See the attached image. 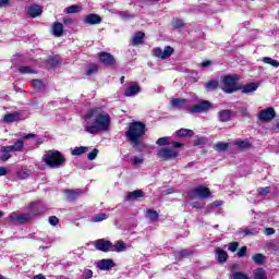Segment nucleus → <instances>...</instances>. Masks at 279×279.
I'll return each instance as SVG.
<instances>
[{"mask_svg":"<svg viewBox=\"0 0 279 279\" xmlns=\"http://www.w3.org/2000/svg\"><path fill=\"white\" fill-rule=\"evenodd\" d=\"M94 119L95 125H97L100 131L108 132L110 130V114L104 111V107H94L89 109L85 114V120Z\"/></svg>","mask_w":279,"mask_h":279,"instance_id":"obj_1","label":"nucleus"},{"mask_svg":"<svg viewBox=\"0 0 279 279\" xmlns=\"http://www.w3.org/2000/svg\"><path fill=\"white\" fill-rule=\"evenodd\" d=\"M157 145L161 146L157 150V156L161 160H173V159H175L177 156H180V151H178V149H180V147L184 146L183 143L174 142L172 144L173 148H171V147L167 146V145H169V142H167V141H158Z\"/></svg>","mask_w":279,"mask_h":279,"instance_id":"obj_2","label":"nucleus"},{"mask_svg":"<svg viewBox=\"0 0 279 279\" xmlns=\"http://www.w3.org/2000/svg\"><path fill=\"white\" fill-rule=\"evenodd\" d=\"M145 134H147V125L141 121L130 123L125 132V136L129 141H143Z\"/></svg>","mask_w":279,"mask_h":279,"instance_id":"obj_3","label":"nucleus"},{"mask_svg":"<svg viewBox=\"0 0 279 279\" xmlns=\"http://www.w3.org/2000/svg\"><path fill=\"white\" fill-rule=\"evenodd\" d=\"M239 76L236 75H222L220 81V88L223 93L232 95L236 90H241V85L238 84Z\"/></svg>","mask_w":279,"mask_h":279,"instance_id":"obj_4","label":"nucleus"},{"mask_svg":"<svg viewBox=\"0 0 279 279\" xmlns=\"http://www.w3.org/2000/svg\"><path fill=\"white\" fill-rule=\"evenodd\" d=\"M43 160L46 165H48V167L58 168L62 167L66 159L64 158V155L58 150H48L44 155Z\"/></svg>","mask_w":279,"mask_h":279,"instance_id":"obj_5","label":"nucleus"},{"mask_svg":"<svg viewBox=\"0 0 279 279\" xmlns=\"http://www.w3.org/2000/svg\"><path fill=\"white\" fill-rule=\"evenodd\" d=\"M45 210V205L40 202H35L29 205V214H20L19 223H27L32 221V215H40Z\"/></svg>","mask_w":279,"mask_h":279,"instance_id":"obj_6","label":"nucleus"},{"mask_svg":"<svg viewBox=\"0 0 279 279\" xmlns=\"http://www.w3.org/2000/svg\"><path fill=\"white\" fill-rule=\"evenodd\" d=\"M21 149H23V141H17L12 146H2L0 148V160L7 162V160L12 158V151H21Z\"/></svg>","mask_w":279,"mask_h":279,"instance_id":"obj_7","label":"nucleus"},{"mask_svg":"<svg viewBox=\"0 0 279 279\" xmlns=\"http://www.w3.org/2000/svg\"><path fill=\"white\" fill-rule=\"evenodd\" d=\"M189 197L190 199H206V197H210V190L206 186L195 187L189 193Z\"/></svg>","mask_w":279,"mask_h":279,"instance_id":"obj_8","label":"nucleus"},{"mask_svg":"<svg viewBox=\"0 0 279 279\" xmlns=\"http://www.w3.org/2000/svg\"><path fill=\"white\" fill-rule=\"evenodd\" d=\"M258 119L262 123H269V121H274L276 119V109L274 107H268L258 112Z\"/></svg>","mask_w":279,"mask_h":279,"instance_id":"obj_9","label":"nucleus"},{"mask_svg":"<svg viewBox=\"0 0 279 279\" xmlns=\"http://www.w3.org/2000/svg\"><path fill=\"white\" fill-rule=\"evenodd\" d=\"M209 108H213V102H210L209 100H201L198 101V104L190 108V113L197 114L202 112H208Z\"/></svg>","mask_w":279,"mask_h":279,"instance_id":"obj_10","label":"nucleus"},{"mask_svg":"<svg viewBox=\"0 0 279 279\" xmlns=\"http://www.w3.org/2000/svg\"><path fill=\"white\" fill-rule=\"evenodd\" d=\"M173 47L166 46L165 49L157 47L153 49V53L156 58H160V60H168L170 56H173Z\"/></svg>","mask_w":279,"mask_h":279,"instance_id":"obj_11","label":"nucleus"},{"mask_svg":"<svg viewBox=\"0 0 279 279\" xmlns=\"http://www.w3.org/2000/svg\"><path fill=\"white\" fill-rule=\"evenodd\" d=\"M98 60L105 66H114V64H117V59L114 58V56L106 51L98 52Z\"/></svg>","mask_w":279,"mask_h":279,"instance_id":"obj_12","label":"nucleus"},{"mask_svg":"<svg viewBox=\"0 0 279 279\" xmlns=\"http://www.w3.org/2000/svg\"><path fill=\"white\" fill-rule=\"evenodd\" d=\"M94 245L99 252H114V244L108 240H97L94 242Z\"/></svg>","mask_w":279,"mask_h":279,"instance_id":"obj_13","label":"nucleus"},{"mask_svg":"<svg viewBox=\"0 0 279 279\" xmlns=\"http://www.w3.org/2000/svg\"><path fill=\"white\" fill-rule=\"evenodd\" d=\"M101 17L99 14L96 13H89L85 15L83 23L85 25H99L101 23Z\"/></svg>","mask_w":279,"mask_h":279,"instance_id":"obj_14","label":"nucleus"},{"mask_svg":"<svg viewBox=\"0 0 279 279\" xmlns=\"http://www.w3.org/2000/svg\"><path fill=\"white\" fill-rule=\"evenodd\" d=\"M175 138H193L195 131L191 129H179L174 132Z\"/></svg>","mask_w":279,"mask_h":279,"instance_id":"obj_15","label":"nucleus"},{"mask_svg":"<svg viewBox=\"0 0 279 279\" xmlns=\"http://www.w3.org/2000/svg\"><path fill=\"white\" fill-rule=\"evenodd\" d=\"M232 114H234V111L223 109L218 112V119L221 123H228L232 119Z\"/></svg>","mask_w":279,"mask_h":279,"instance_id":"obj_16","label":"nucleus"},{"mask_svg":"<svg viewBox=\"0 0 279 279\" xmlns=\"http://www.w3.org/2000/svg\"><path fill=\"white\" fill-rule=\"evenodd\" d=\"M97 267L100 268L101 271H108L114 267V262L112 259H100L97 263Z\"/></svg>","mask_w":279,"mask_h":279,"instance_id":"obj_17","label":"nucleus"},{"mask_svg":"<svg viewBox=\"0 0 279 279\" xmlns=\"http://www.w3.org/2000/svg\"><path fill=\"white\" fill-rule=\"evenodd\" d=\"M21 112L15 111L13 113H7L3 117L4 123H16V121H21Z\"/></svg>","mask_w":279,"mask_h":279,"instance_id":"obj_18","label":"nucleus"},{"mask_svg":"<svg viewBox=\"0 0 279 279\" xmlns=\"http://www.w3.org/2000/svg\"><path fill=\"white\" fill-rule=\"evenodd\" d=\"M64 34V25L60 22H54L52 24V35L56 36V38H60Z\"/></svg>","mask_w":279,"mask_h":279,"instance_id":"obj_19","label":"nucleus"},{"mask_svg":"<svg viewBox=\"0 0 279 279\" xmlns=\"http://www.w3.org/2000/svg\"><path fill=\"white\" fill-rule=\"evenodd\" d=\"M138 93H141V86L135 83L125 89L124 96L125 97H134V95H138Z\"/></svg>","mask_w":279,"mask_h":279,"instance_id":"obj_20","label":"nucleus"},{"mask_svg":"<svg viewBox=\"0 0 279 279\" xmlns=\"http://www.w3.org/2000/svg\"><path fill=\"white\" fill-rule=\"evenodd\" d=\"M28 14L32 19H36L43 14V7L38 4H33L28 8Z\"/></svg>","mask_w":279,"mask_h":279,"instance_id":"obj_21","label":"nucleus"},{"mask_svg":"<svg viewBox=\"0 0 279 279\" xmlns=\"http://www.w3.org/2000/svg\"><path fill=\"white\" fill-rule=\"evenodd\" d=\"M138 197H145V193L143 190H135L133 192H129L124 197L125 202H132V199H138Z\"/></svg>","mask_w":279,"mask_h":279,"instance_id":"obj_22","label":"nucleus"},{"mask_svg":"<svg viewBox=\"0 0 279 279\" xmlns=\"http://www.w3.org/2000/svg\"><path fill=\"white\" fill-rule=\"evenodd\" d=\"M47 64L50 65L51 69H58V66L62 65V59H60L58 54L49 57Z\"/></svg>","mask_w":279,"mask_h":279,"instance_id":"obj_23","label":"nucleus"},{"mask_svg":"<svg viewBox=\"0 0 279 279\" xmlns=\"http://www.w3.org/2000/svg\"><path fill=\"white\" fill-rule=\"evenodd\" d=\"M244 95H250V93H254L258 90V84L256 83H248L244 86L241 85V89Z\"/></svg>","mask_w":279,"mask_h":279,"instance_id":"obj_24","label":"nucleus"},{"mask_svg":"<svg viewBox=\"0 0 279 279\" xmlns=\"http://www.w3.org/2000/svg\"><path fill=\"white\" fill-rule=\"evenodd\" d=\"M95 73H99V65L97 63H89L85 76L90 77V75H95Z\"/></svg>","mask_w":279,"mask_h":279,"instance_id":"obj_25","label":"nucleus"},{"mask_svg":"<svg viewBox=\"0 0 279 279\" xmlns=\"http://www.w3.org/2000/svg\"><path fill=\"white\" fill-rule=\"evenodd\" d=\"M131 146L135 151H145V149H147V146L143 141H131Z\"/></svg>","mask_w":279,"mask_h":279,"instance_id":"obj_26","label":"nucleus"},{"mask_svg":"<svg viewBox=\"0 0 279 279\" xmlns=\"http://www.w3.org/2000/svg\"><path fill=\"white\" fill-rule=\"evenodd\" d=\"M218 88H219V81L217 80H210L205 84V89L207 90V93L217 90Z\"/></svg>","mask_w":279,"mask_h":279,"instance_id":"obj_27","label":"nucleus"},{"mask_svg":"<svg viewBox=\"0 0 279 279\" xmlns=\"http://www.w3.org/2000/svg\"><path fill=\"white\" fill-rule=\"evenodd\" d=\"M143 40H145V33H143V32H137V33H135V35L133 36L132 45H134V46H136V45H143Z\"/></svg>","mask_w":279,"mask_h":279,"instance_id":"obj_28","label":"nucleus"},{"mask_svg":"<svg viewBox=\"0 0 279 279\" xmlns=\"http://www.w3.org/2000/svg\"><path fill=\"white\" fill-rule=\"evenodd\" d=\"M187 100L184 98H174L171 100L172 108H183V106H186Z\"/></svg>","mask_w":279,"mask_h":279,"instance_id":"obj_29","label":"nucleus"},{"mask_svg":"<svg viewBox=\"0 0 279 279\" xmlns=\"http://www.w3.org/2000/svg\"><path fill=\"white\" fill-rule=\"evenodd\" d=\"M254 279H267V272L263 268H257L253 271Z\"/></svg>","mask_w":279,"mask_h":279,"instance_id":"obj_30","label":"nucleus"},{"mask_svg":"<svg viewBox=\"0 0 279 279\" xmlns=\"http://www.w3.org/2000/svg\"><path fill=\"white\" fill-rule=\"evenodd\" d=\"M216 254L218 255L219 263H226V260H228V253L226 251L217 248Z\"/></svg>","mask_w":279,"mask_h":279,"instance_id":"obj_31","label":"nucleus"},{"mask_svg":"<svg viewBox=\"0 0 279 279\" xmlns=\"http://www.w3.org/2000/svg\"><path fill=\"white\" fill-rule=\"evenodd\" d=\"M183 26H184V20H182V19L175 17L171 22V27L173 29H182Z\"/></svg>","mask_w":279,"mask_h":279,"instance_id":"obj_32","label":"nucleus"},{"mask_svg":"<svg viewBox=\"0 0 279 279\" xmlns=\"http://www.w3.org/2000/svg\"><path fill=\"white\" fill-rule=\"evenodd\" d=\"M86 151H88V147L86 146H80V147H75L71 154L72 156H82L83 154H86Z\"/></svg>","mask_w":279,"mask_h":279,"instance_id":"obj_33","label":"nucleus"},{"mask_svg":"<svg viewBox=\"0 0 279 279\" xmlns=\"http://www.w3.org/2000/svg\"><path fill=\"white\" fill-rule=\"evenodd\" d=\"M263 62L265 64H269L270 66H274L275 69H278V66H279V61L272 59L271 57H264Z\"/></svg>","mask_w":279,"mask_h":279,"instance_id":"obj_34","label":"nucleus"},{"mask_svg":"<svg viewBox=\"0 0 279 279\" xmlns=\"http://www.w3.org/2000/svg\"><path fill=\"white\" fill-rule=\"evenodd\" d=\"M68 14H77V12H82V8L77 4H72L65 9Z\"/></svg>","mask_w":279,"mask_h":279,"instance_id":"obj_35","label":"nucleus"},{"mask_svg":"<svg viewBox=\"0 0 279 279\" xmlns=\"http://www.w3.org/2000/svg\"><path fill=\"white\" fill-rule=\"evenodd\" d=\"M20 214H21V213H16V211L11 213V214L9 215V217H8V221H9L10 223L19 225Z\"/></svg>","mask_w":279,"mask_h":279,"instance_id":"obj_36","label":"nucleus"},{"mask_svg":"<svg viewBox=\"0 0 279 279\" xmlns=\"http://www.w3.org/2000/svg\"><path fill=\"white\" fill-rule=\"evenodd\" d=\"M85 130L88 132V134H97L101 132V129L95 123L92 125L85 126Z\"/></svg>","mask_w":279,"mask_h":279,"instance_id":"obj_37","label":"nucleus"},{"mask_svg":"<svg viewBox=\"0 0 279 279\" xmlns=\"http://www.w3.org/2000/svg\"><path fill=\"white\" fill-rule=\"evenodd\" d=\"M106 219H108V215H106L105 213H100V214L95 215L92 218V221L94 223H99V221H106Z\"/></svg>","mask_w":279,"mask_h":279,"instance_id":"obj_38","label":"nucleus"},{"mask_svg":"<svg viewBox=\"0 0 279 279\" xmlns=\"http://www.w3.org/2000/svg\"><path fill=\"white\" fill-rule=\"evenodd\" d=\"M252 260L256 263V265H265V255L258 253L252 256Z\"/></svg>","mask_w":279,"mask_h":279,"instance_id":"obj_39","label":"nucleus"},{"mask_svg":"<svg viewBox=\"0 0 279 279\" xmlns=\"http://www.w3.org/2000/svg\"><path fill=\"white\" fill-rule=\"evenodd\" d=\"M252 145L247 141L235 142V149H250Z\"/></svg>","mask_w":279,"mask_h":279,"instance_id":"obj_40","label":"nucleus"},{"mask_svg":"<svg viewBox=\"0 0 279 279\" xmlns=\"http://www.w3.org/2000/svg\"><path fill=\"white\" fill-rule=\"evenodd\" d=\"M146 218L149 219L150 221H156V219H158V211L153 209H147Z\"/></svg>","mask_w":279,"mask_h":279,"instance_id":"obj_41","label":"nucleus"},{"mask_svg":"<svg viewBox=\"0 0 279 279\" xmlns=\"http://www.w3.org/2000/svg\"><path fill=\"white\" fill-rule=\"evenodd\" d=\"M228 147H230V144L219 142L214 146V149H216V151H226V149H228Z\"/></svg>","mask_w":279,"mask_h":279,"instance_id":"obj_42","label":"nucleus"},{"mask_svg":"<svg viewBox=\"0 0 279 279\" xmlns=\"http://www.w3.org/2000/svg\"><path fill=\"white\" fill-rule=\"evenodd\" d=\"M65 195L66 198L70 199V202H73V199H77L80 193L75 192L74 190H66Z\"/></svg>","mask_w":279,"mask_h":279,"instance_id":"obj_43","label":"nucleus"},{"mask_svg":"<svg viewBox=\"0 0 279 279\" xmlns=\"http://www.w3.org/2000/svg\"><path fill=\"white\" fill-rule=\"evenodd\" d=\"M128 245L123 242H117L113 245V252H125Z\"/></svg>","mask_w":279,"mask_h":279,"instance_id":"obj_44","label":"nucleus"},{"mask_svg":"<svg viewBox=\"0 0 279 279\" xmlns=\"http://www.w3.org/2000/svg\"><path fill=\"white\" fill-rule=\"evenodd\" d=\"M19 72L21 73V75H27V74H32L35 73L34 69H32V66H20Z\"/></svg>","mask_w":279,"mask_h":279,"instance_id":"obj_45","label":"nucleus"},{"mask_svg":"<svg viewBox=\"0 0 279 279\" xmlns=\"http://www.w3.org/2000/svg\"><path fill=\"white\" fill-rule=\"evenodd\" d=\"M29 175H32V171H29L28 169L21 170L17 173V178H20V180H27V178H29Z\"/></svg>","mask_w":279,"mask_h":279,"instance_id":"obj_46","label":"nucleus"},{"mask_svg":"<svg viewBox=\"0 0 279 279\" xmlns=\"http://www.w3.org/2000/svg\"><path fill=\"white\" fill-rule=\"evenodd\" d=\"M99 156V149L94 148L88 155L87 160H95Z\"/></svg>","mask_w":279,"mask_h":279,"instance_id":"obj_47","label":"nucleus"},{"mask_svg":"<svg viewBox=\"0 0 279 279\" xmlns=\"http://www.w3.org/2000/svg\"><path fill=\"white\" fill-rule=\"evenodd\" d=\"M31 84H32V86H34L35 88H38V89L44 88V86H45V84L40 80H32Z\"/></svg>","mask_w":279,"mask_h":279,"instance_id":"obj_48","label":"nucleus"},{"mask_svg":"<svg viewBox=\"0 0 279 279\" xmlns=\"http://www.w3.org/2000/svg\"><path fill=\"white\" fill-rule=\"evenodd\" d=\"M258 234V230L256 229H244L243 230V236H250V235H255Z\"/></svg>","mask_w":279,"mask_h":279,"instance_id":"obj_49","label":"nucleus"},{"mask_svg":"<svg viewBox=\"0 0 279 279\" xmlns=\"http://www.w3.org/2000/svg\"><path fill=\"white\" fill-rule=\"evenodd\" d=\"M232 279H250V277L243 272H234Z\"/></svg>","mask_w":279,"mask_h":279,"instance_id":"obj_50","label":"nucleus"},{"mask_svg":"<svg viewBox=\"0 0 279 279\" xmlns=\"http://www.w3.org/2000/svg\"><path fill=\"white\" fill-rule=\"evenodd\" d=\"M257 191L259 195H268L271 192V187H259Z\"/></svg>","mask_w":279,"mask_h":279,"instance_id":"obj_51","label":"nucleus"},{"mask_svg":"<svg viewBox=\"0 0 279 279\" xmlns=\"http://www.w3.org/2000/svg\"><path fill=\"white\" fill-rule=\"evenodd\" d=\"M132 165L133 167H136V165H143V157H133Z\"/></svg>","mask_w":279,"mask_h":279,"instance_id":"obj_52","label":"nucleus"},{"mask_svg":"<svg viewBox=\"0 0 279 279\" xmlns=\"http://www.w3.org/2000/svg\"><path fill=\"white\" fill-rule=\"evenodd\" d=\"M83 278H84V279H90V278H93V270H90V269H85V270L83 271Z\"/></svg>","mask_w":279,"mask_h":279,"instance_id":"obj_53","label":"nucleus"},{"mask_svg":"<svg viewBox=\"0 0 279 279\" xmlns=\"http://www.w3.org/2000/svg\"><path fill=\"white\" fill-rule=\"evenodd\" d=\"M228 250L230 252H236V250H239V243L238 242L230 243Z\"/></svg>","mask_w":279,"mask_h":279,"instance_id":"obj_54","label":"nucleus"},{"mask_svg":"<svg viewBox=\"0 0 279 279\" xmlns=\"http://www.w3.org/2000/svg\"><path fill=\"white\" fill-rule=\"evenodd\" d=\"M29 138H36V134H34V133L24 134V135H22L20 141H27Z\"/></svg>","mask_w":279,"mask_h":279,"instance_id":"obj_55","label":"nucleus"},{"mask_svg":"<svg viewBox=\"0 0 279 279\" xmlns=\"http://www.w3.org/2000/svg\"><path fill=\"white\" fill-rule=\"evenodd\" d=\"M276 230L274 228H266L264 230V234H266V236H271V234H275Z\"/></svg>","mask_w":279,"mask_h":279,"instance_id":"obj_56","label":"nucleus"},{"mask_svg":"<svg viewBox=\"0 0 279 279\" xmlns=\"http://www.w3.org/2000/svg\"><path fill=\"white\" fill-rule=\"evenodd\" d=\"M245 254H247V246H242L238 252V256L243 257Z\"/></svg>","mask_w":279,"mask_h":279,"instance_id":"obj_57","label":"nucleus"},{"mask_svg":"<svg viewBox=\"0 0 279 279\" xmlns=\"http://www.w3.org/2000/svg\"><path fill=\"white\" fill-rule=\"evenodd\" d=\"M59 219H58V217H56V216H51L50 218H49V223H50V226H56L57 223H59Z\"/></svg>","mask_w":279,"mask_h":279,"instance_id":"obj_58","label":"nucleus"},{"mask_svg":"<svg viewBox=\"0 0 279 279\" xmlns=\"http://www.w3.org/2000/svg\"><path fill=\"white\" fill-rule=\"evenodd\" d=\"M210 64H213V61H210V60H205V61H203V62L201 63V66H202L203 69H206L207 66H210Z\"/></svg>","mask_w":279,"mask_h":279,"instance_id":"obj_59","label":"nucleus"},{"mask_svg":"<svg viewBox=\"0 0 279 279\" xmlns=\"http://www.w3.org/2000/svg\"><path fill=\"white\" fill-rule=\"evenodd\" d=\"M192 208H204V203L194 202L192 203Z\"/></svg>","mask_w":279,"mask_h":279,"instance_id":"obj_60","label":"nucleus"},{"mask_svg":"<svg viewBox=\"0 0 279 279\" xmlns=\"http://www.w3.org/2000/svg\"><path fill=\"white\" fill-rule=\"evenodd\" d=\"M3 175H8V168L5 167H0V178Z\"/></svg>","mask_w":279,"mask_h":279,"instance_id":"obj_61","label":"nucleus"},{"mask_svg":"<svg viewBox=\"0 0 279 279\" xmlns=\"http://www.w3.org/2000/svg\"><path fill=\"white\" fill-rule=\"evenodd\" d=\"M10 4V0H0V8H7Z\"/></svg>","mask_w":279,"mask_h":279,"instance_id":"obj_62","label":"nucleus"},{"mask_svg":"<svg viewBox=\"0 0 279 279\" xmlns=\"http://www.w3.org/2000/svg\"><path fill=\"white\" fill-rule=\"evenodd\" d=\"M63 23H64V25H71V23H73V20L70 17H64Z\"/></svg>","mask_w":279,"mask_h":279,"instance_id":"obj_63","label":"nucleus"},{"mask_svg":"<svg viewBox=\"0 0 279 279\" xmlns=\"http://www.w3.org/2000/svg\"><path fill=\"white\" fill-rule=\"evenodd\" d=\"M34 279H47L44 275H37L34 277Z\"/></svg>","mask_w":279,"mask_h":279,"instance_id":"obj_64","label":"nucleus"}]
</instances>
